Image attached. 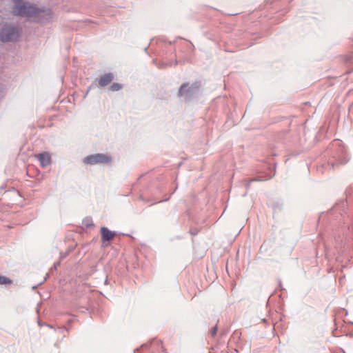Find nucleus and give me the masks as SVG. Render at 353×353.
Wrapping results in <instances>:
<instances>
[{"instance_id": "nucleus-1", "label": "nucleus", "mask_w": 353, "mask_h": 353, "mask_svg": "<svg viewBox=\"0 0 353 353\" xmlns=\"http://www.w3.org/2000/svg\"><path fill=\"white\" fill-rule=\"evenodd\" d=\"M44 11L43 8H39L28 2L17 3L12 8L14 15L26 18H37Z\"/></svg>"}, {"instance_id": "nucleus-2", "label": "nucleus", "mask_w": 353, "mask_h": 353, "mask_svg": "<svg viewBox=\"0 0 353 353\" xmlns=\"http://www.w3.org/2000/svg\"><path fill=\"white\" fill-rule=\"evenodd\" d=\"M19 37V29L14 26H6L0 32V40L3 42L14 41Z\"/></svg>"}, {"instance_id": "nucleus-3", "label": "nucleus", "mask_w": 353, "mask_h": 353, "mask_svg": "<svg viewBox=\"0 0 353 353\" xmlns=\"http://www.w3.org/2000/svg\"><path fill=\"white\" fill-rule=\"evenodd\" d=\"M198 92V86L196 84L190 85L188 83L183 84L179 90L178 95L189 100Z\"/></svg>"}, {"instance_id": "nucleus-4", "label": "nucleus", "mask_w": 353, "mask_h": 353, "mask_svg": "<svg viewBox=\"0 0 353 353\" xmlns=\"http://www.w3.org/2000/svg\"><path fill=\"white\" fill-rule=\"evenodd\" d=\"M111 157L103 154H95L88 156L84 159V163L90 165L97 163H107L111 162Z\"/></svg>"}, {"instance_id": "nucleus-5", "label": "nucleus", "mask_w": 353, "mask_h": 353, "mask_svg": "<svg viewBox=\"0 0 353 353\" xmlns=\"http://www.w3.org/2000/svg\"><path fill=\"white\" fill-rule=\"evenodd\" d=\"M37 157L43 168L48 166L50 163V157L47 152L39 154L37 155Z\"/></svg>"}, {"instance_id": "nucleus-6", "label": "nucleus", "mask_w": 353, "mask_h": 353, "mask_svg": "<svg viewBox=\"0 0 353 353\" xmlns=\"http://www.w3.org/2000/svg\"><path fill=\"white\" fill-rule=\"evenodd\" d=\"M113 80V75L111 73H107L101 76L99 80V84L101 87L108 85Z\"/></svg>"}, {"instance_id": "nucleus-7", "label": "nucleus", "mask_w": 353, "mask_h": 353, "mask_svg": "<svg viewBox=\"0 0 353 353\" xmlns=\"http://www.w3.org/2000/svg\"><path fill=\"white\" fill-rule=\"evenodd\" d=\"M101 233L102 236V240L103 241H110L114 236V232L110 231L107 228L102 227L101 228Z\"/></svg>"}, {"instance_id": "nucleus-8", "label": "nucleus", "mask_w": 353, "mask_h": 353, "mask_svg": "<svg viewBox=\"0 0 353 353\" xmlns=\"http://www.w3.org/2000/svg\"><path fill=\"white\" fill-rule=\"evenodd\" d=\"M11 283V281L6 277V276H0V284H10Z\"/></svg>"}, {"instance_id": "nucleus-9", "label": "nucleus", "mask_w": 353, "mask_h": 353, "mask_svg": "<svg viewBox=\"0 0 353 353\" xmlns=\"http://www.w3.org/2000/svg\"><path fill=\"white\" fill-rule=\"evenodd\" d=\"M121 88V85L119 83H114L110 86L112 91H118Z\"/></svg>"}, {"instance_id": "nucleus-10", "label": "nucleus", "mask_w": 353, "mask_h": 353, "mask_svg": "<svg viewBox=\"0 0 353 353\" xmlns=\"http://www.w3.org/2000/svg\"><path fill=\"white\" fill-rule=\"evenodd\" d=\"M216 330H217V326L216 325L212 330L211 334L212 336H214L216 334Z\"/></svg>"}, {"instance_id": "nucleus-11", "label": "nucleus", "mask_w": 353, "mask_h": 353, "mask_svg": "<svg viewBox=\"0 0 353 353\" xmlns=\"http://www.w3.org/2000/svg\"><path fill=\"white\" fill-rule=\"evenodd\" d=\"M14 3H19L21 0H12Z\"/></svg>"}]
</instances>
